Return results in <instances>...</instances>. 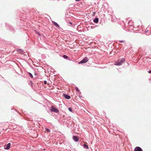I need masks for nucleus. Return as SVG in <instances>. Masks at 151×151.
<instances>
[{"label":"nucleus","mask_w":151,"mask_h":151,"mask_svg":"<svg viewBox=\"0 0 151 151\" xmlns=\"http://www.w3.org/2000/svg\"><path fill=\"white\" fill-rule=\"evenodd\" d=\"M30 83H31V84H33V83H32V81H30Z\"/></svg>","instance_id":"obj_27"},{"label":"nucleus","mask_w":151,"mask_h":151,"mask_svg":"<svg viewBox=\"0 0 151 151\" xmlns=\"http://www.w3.org/2000/svg\"><path fill=\"white\" fill-rule=\"evenodd\" d=\"M19 51H20L21 52H24V51L22 50L21 49H19L18 50V52H19Z\"/></svg>","instance_id":"obj_18"},{"label":"nucleus","mask_w":151,"mask_h":151,"mask_svg":"<svg viewBox=\"0 0 151 151\" xmlns=\"http://www.w3.org/2000/svg\"><path fill=\"white\" fill-rule=\"evenodd\" d=\"M119 42L121 43H124L125 42V41L124 40H119Z\"/></svg>","instance_id":"obj_17"},{"label":"nucleus","mask_w":151,"mask_h":151,"mask_svg":"<svg viewBox=\"0 0 151 151\" xmlns=\"http://www.w3.org/2000/svg\"><path fill=\"white\" fill-rule=\"evenodd\" d=\"M129 22H130V21L128 22V24H129Z\"/></svg>","instance_id":"obj_29"},{"label":"nucleus","mask_w":151,"mask_h":151,"mask_svg":"<svg viewBox=\"0 0 151 151\" xmlns=\"http://www.w3.org/2000/svg\"><path fill=\"white\" fill-rule=\"evenodd\" d=\"M135 32H136V33H137V32H136V31H134Z\"/></svg>","instance_id":"obj_30"},{"label":"nucleus","mask_w":151,"mask_h":151,"mask_svg":"<svg viewBox=\"0 0 151 151\" xmlns=\"http://www.w3.org/2000/svg\"><path fill=\"white\" fill-rule=\"evenodd\" d=\"M0 76H1L2 77V78H3V77H2L1 75H0Z\"/></svg>","instance_id":"obj_31"},{"label":"nucleus","mask_w":151,"mask_h":151,"mask_svg":"<svg viewBox=\"0 0 151 151\" xmlns=\"http://www.w3.org/2000/svg\"><path fill=\"white\" fill-rule=\"evenodd\" d=\"M5 25L6 27H8V28L12 32H13V31H14V28L11 25L7 23H6Z\"/></svg>","instance_id":"obj_4"},{"label":"nucleus","mask_w":151,"mask_h":151,"mask_svg":"<svg viewBox=\"0 0 151 151\" xmlns=\"http://www.w3.org/2000/svg\"><path fill=\"white\" fill-rule=\"evenodd\" d=\"M137 31H138V32L139 31V29H137Z\"/></svg>","instance_id":"obj_28"},{"label":"nucleus","mask_w":151,"mask_h":151,"mask_svg":"<svg viewBox=\"0 0 151 151\" xmlns=\"http://www.w3.org/2000/svg\"><path fill=\"white\" fill-rule=\"evenodd\" d=\"M79 97L80 98H81L82 97V96H81V95H79Z\"/></svg>","instance_id":"obj_26"},{"label":"nucleus","mask_w":151,"mask_h":151,"mask_svg":"<svg viewBox=\"0 0 151 151\" xmlns=\"http://www.w3.org/2000/svg\"><path fill=\"white\" fill-rule=\"evenodd\" d=\"M11 146V143H8L7 145H5L4 146V148L5 150H9Z\"/></svg>","instance_id":"obj_5"},{"label":"nucleus","mask_w":151,"mask_h":151,"mask_svg":"<svg viewBox=\"0 0 151 151\" xmlns=\"http://www.w3.org/2000/svg\"><path fill=\"white\" fill-rule=\"evenodd\" d=\"M46 130L47 132H50V129L48 128H46Z\"/></svg>","instance_id":"obj_19"},{"label":"nucleus","mask_w":151,"mask_h":151,"mask_svg":"<svg viewBox=\"0 0 151 151\" xmlns=\"http://www.w3.org/2000/svg\"><path fill=\"white\" fill-rule=\"evenodd\" d=\"M68 110L70 112L73 111L71 107H69L68 108Z\"/></svg>","instance_id":"obj_16"},{"label":"nucleus","mask_w":151,"mask_h":151,"mask_svg":"<svg viewBox=\"0 0 151 151\" xmlns=\"http://www.w3.org/2000/svg\"><path fill=\"white\" fill-rule=\"evenodd\" d=\"M52 23L56 27H57L59 29L60 28V27L59 25L56 22L52 21Z\"/></svg>","instance_id":"obj_8"},{"label":"nucleus","mask_w":151,"mask_h":151,"mask_svg":"<svg viewBox=\"0 0 151 151\" xmlns=\"http://www.w3.org/2000/svg\"><path fill=\"white\" fill-rule=\"evenodd\" d=\"M83 147L86 149H89L88 146L86 144H84L83 145Z\"/></svg>","instance_id":"obj_11"},{"label":"nucleus","mask_w":151,"mask_h":151,"mask_svg":"<svg viewBox=\"0 0 151 151\" xmlns=\"http://www.w3.org/2000/svg\"><path fill=\"white\" fill-rule=\"evenodd\" d=\"M63 96L65 99H70L71 98L70 96L66 94H63Z\"/></svg>","instance_id":"obj_9"},{"label":"nucleus","mask_w":151,"mask_h":151,"mask_svg":"<svg viewBox=\"0 0 151 151\" xmlns=\"http://www.w3.org/2000/svg\"><path fill=\"white\" fill-rule=\"evenodd\" d=\"M148 72L150 74H151V70H149V71Z\"/></svg>","instance_id":"obj_22"},{"label":"nucleus","mask_w":151,"mask_h":151,"mask_svg":"<svg viewBox=\"0 0 151 151\" xmlns=\"http://www.w3.org/2000/svg\"><path fill=\"white\" fill-rule=\"evenodd\" d=\"M88 60L87 57H86L84 58L81 60L78 63L79 64L84 63H86Z\"/></svg>","instance_id":"obj_3"},{"label":"nucleus","mask_w":151,"mask_h":151,"mask_svg":"<svg viewBox=\"0 0 151 151\" xmlns=\"http://www.w3.org/2000/svg\"><path fill=\"white\" fill-rule=\"evenodd\" d=\"M134 151H143L142 149L140 147H136L134 149Z\"/></svg>","instance_id":"obj_7"},{"label":"nucleus","mask_w":151,"mask_h":151,"mask_svg":"<svg viewBox=\"0 0 151 151\" xmlns=\"http://www.w3.org/2000/svg\"><path fill=\"white\" fill-rule=\"evenodd\" d=\"M73 140L75 142H77L79 140V138L78 136H73Z\"/></svg>","instance_id":"obj_6"},{"label":"nucleus","mask_w":151,"mask_h":151,"mask_svg":"<svg viewBox=\"0 0 151 151\" xmlns=\"http://www.w3.org/2000/svg\"><path fill=\"white\" fill-rule=\"evenodd\" d=\"M35 32H36V34L37 35H38L39 36H41V34L40 33H39V32H37V31H35Z\"/></svg>","instance_id":"obj_15"},{"label":"nucleus","mask_w":151,"mask_h":151,"mask_svg":"<svg viewBox=\"0 0 151 151\" xmlns=\"http://www.w3.org/2000/svg\"><path fill=\"white\" fill-rule=\"evenodd\" d=\"M50 111L51 112H53L56 113H58L59 112L58 109L56 107H55L53 106H51Z\"/></svg>","instance_id":"obj_2"},{"label":"nucleus","mask_w":151,"mask_h":151,"mask_svg":"<svg viewBox=\"0 0 151 151\" xmlns=\"http://www.w3.org/2000/svg\"><path fill=\"white\" fill-rule=\"evenodd\" d=\"M44 83L45 84H46L47 83V82L45 80L44 81Z\"/></svg>","instance_id":"obj_21"},{"label":"nucleus","mask_w":151,"mask_h":151,"mask_svg":"<svg viewBox=\"0 0 151 151\" xmlns=\"http://www.w3.org/2000/svg\"><path fill=\"white\" fill-rule=\"evenodd\" d=\"M81 0H75L76 1L78 2L80 1Z\"/></svg>","instance_id":"obj_25"},{"label":"nucleus","mask_w":151,"mask_h":151,"mask_svg":"<svg viewBox=\"0 0 151 151\" xmlns=\"http://www.w3.org/2000/svg\"><path fill=\"white\" fill-rule=\"evenodd\" d=\"M63 57L65 59H67L68 58V57L66 55H63Z\"/></svg>","instance_id":"obj_14"},{"label":"nucleus","mask_w":151,"mask_h":151,"mask_svg":"<svg viewBox=\"0 0 151 151\" xmlns=\"http://www.w3.org/2000/svg\"><path fill=\"white\" fill-rule=\"evenodd\" d=\"M75 89H76V90L79 93V94H81V92L80 91L78 87H76Z\"/></svg>","instance_id":"obj_12"},{"label":"nucleus","mask_w":151,"mask_h":151,"mask_svg":"<svg viewBox=\"0 0 151 151\" xmlns=\"http://www.w3.org/2000/svg\"><path fill=\"white\" fill-rule=\"evenodd\" d=\"M125 61V59L124 58H122L119 59L115 62L114 65L117 66L121 65Z\"/></svg>","instance_id":"obj_1"},{"label":"nucleus","mask_w":151,"mask_h":151,"mask_svg":"<svg viewBox=\"0 0 151 151\" xmlns=\"http://www.w3.org/2000/svg\"><path fill=\"white\" fill-rule=\"evenodd\" d=\"M93 21L94 23H97L99 21V19L98 18L96 17L93 19Z\"/></svg>","instance_id":"obj_10"},{"label":"nucleus","mask_w":151,"mask_h":151,"mask_svg":"<svg viewBox=\"0 0 151 151\" xmlns=\"http://www.w3.org/2000/svg\"><path fill=\"white\" fill-rule=\"evenodd\" d=\"M37 74L36 73H34V76H37Z\"/></svg>","instance_id":"obj_23"},{"label":"nucleus","mask_w":151,"mask_h":151,"mask_svg":"<svg viewBox=\"0 0 151 151\" xmlns=\"http://www.w3.org/2000/svg\"><path fill=\"white\" fill-rule=\"evenodd\" d=\"M148 30L147 29H146L145 30V32H148Z\"/></svg>","instance_id":"obj_24"},{"label":"nucleus","mask_w":151,"mask_h":151,"mask_svg":"<svg viewBox=\"0 0 151 151\" xmlns=\"http://www.w3.org/2000/svg\"><path fill=\"white\" fill-rule=\"evenodd\" d=\"M28 73L29 75V76L31 77V78H33V76L32 74L31 73H29V72H28Z\"/></svg>","instance_id":"obj_13"},{"label":"nucleus","mask_w":151,"mask_h":151,"mask_svg":"<svg viewBox=\"0 0 151 151\" xmlns=\"http://www.w3.org/2000/svg\"><path fill=\"white\" fill-rule=\"evenodd\" d=\"M68 24H70V25H72V22H67Z\"/></svg>","instance_id":"obj_20"}]
</instances>
